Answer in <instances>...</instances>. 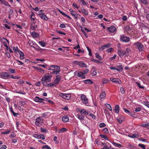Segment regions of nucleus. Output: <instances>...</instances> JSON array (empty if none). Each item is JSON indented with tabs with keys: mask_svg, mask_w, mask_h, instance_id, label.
I'll return each instance as SVG.
<instances>
[{
	"mask_svg": "<svg viewBox=\"0 0 149 149\" xmlns=\"http://www.w3.org/2000/svg\"><path fill=\"white\" fill-rule=\"evenodd\" d=\"M52 76L51 74L47 73L44 74L42 79V80H43L47 82H50L52 81Z\"/></svg>",
	"mask_w": 149,
	"mask_h": 149,
	"instance_id": "obj_1",
	"label": "nucleus"
},
{
	"mask_svg": "<svg viewBox=\"0 0 149 149\" xmlns=\"http://www.w3.org/2000/svg\"><path fill=\"white\" fill-rule=\"evenodd\" d=\"M133 45L135 47L138 49L139 52H141L143 51V46L141 43L139 42H136L134 43Z\"/></svg>",
	"mask_w": 149,
	"mask_h": 149,
	"instance_id": "obj_2",
	"label": "nucleus"
},
{
	"mask_svg": "<svg viewBox=\"0 0 149 149\" xmlns=\"http://www.w3.org/2000/svg\"><path fill=\"white\" fill-rule=\"evenodd\" d=\"M44 119L42 117H38L36 120L35 124L37 126H40L44 123Z\"/></svg>",
	"mask_w": 149,
	"mask_h": 149,
	"instance_id": "obj_3",
	"label": "nucleus"
},
{
	"mask_svg": "<svg viewBox=\"0 0 149 149\" xmlns=\"http://www.w3.org/2000/svg\"><path fill=\"white\" fill-rule=\"evenodd\" d=\"M120 40L124 42H128L130 40L129 37L125 36L123 35H121L120 38Z\"/></svg>",
	"mask_w": 149,
	"mask_h": 149,
	"instance_id": "obj_4",
	"label": "nucleus"
},
{
	"mask_svg": "<svg viewBox=\"0 0 149 149\" xmlns=\"http://www.w3.org/2000/svg\"><path fill=\"white\" fill-rule=\"evenodd\" d=\"M81 98L82 102L85 104H86L88 102V98L84 95H82L81 96Z\"/></svg>",
	"mask_w": 149,
	"mask_h": 149,
	"instance_id": "obj_5",
	"label": "nucleus"
},
{
	"mask_svg": "<svg viewBox=\"0 0 149 149\" xmlns=\"http://www.w3.org/2000/svg\"><path fill=\"white\" fill-rule=\"evenodd\" d=\"M34 137L38 139H42V140H44L45 137L44 135L43 134H34L33 135Z\"/></svg>",
	"mask_w": 149,
	"mask_h": 149,
	"instance_id": "obj_6",
	"label": "nucleus"
},
{
	"mask_svg": "<svg viewBox=\"0 0 149 149\" xmlns=\"http://www.w3.org/2000/svg\"><path fill=\"white\" fill-rule=\"evenodd\" d=\"M116 30V28L114 26H111L107 27V31L111 33H113Z\"/></svg>",
	"mask_w": 149,
	"mask_h": 149,
	"instance_id": "obj_7",
	"label": "nucleus"
},
{
	"mask_svg": "<svg viewBox=\"0 0 149 149\" xmlns=\"http://www.w3.org/2000/svg\"><path fill=\"white\" fill-rule=\"evenodd\" d=\"M44 99L40 98L38 96H36L34 100L36 102L43 103L44 104L43 101L44 100Z\"/></svg>",
	"mask_w": 149,
	"mask_h": 149,
	"instance_id": "obj_8",
	"label": "nucleus"
},
{
	"mask_svg": "<svg viewBox=\"0 0 149 149\" xmlns=\"http://www.w3.org/2000/svg\"><path fill=\"white\" fill-rule=\"evenodd\" d=\"M110 80L113 82H114L116 84H121V81L118 79H116L114 78H111L110 79Z\"/></svg>",
	"mask_w": 149,
	"mask_h": 149,
	"instance_id": "obj_9",
	"label": "nucleus"
},
{
	"mask_svg": "<svg viewBox=\"0 0 149 149\" xmlns=\"http://www.w3.org/2000/svg\"><path fill=\"white\" fill-rule=\"evenodd\" d=\"M60 67L59 66H57L51 65L50 66V69H48V70H59L60 69Z\"/></svg>",
	"mask_w": 149,
	"mask_h": 149,
	"instance_id": "obj_10",
	"label": "nucleus"
},
{
	"mask_svg": "<svg viewBox=\"0 0 149 149\" xmlns=\"http://www.w3.org/2000/svg\"><path fill=\"white\" fill-rule=\"evenodd\" d=\"M118 55L120 57L123 56L125 54L124 51L121 49L120 48L118 49Z\"/></svg>",
	"mask_w": 149,
	"mask_h": 149,
	"instance_id": "obj_11",
	"label": "nucleus"
},
{
	"mask_svg": "<svg viewBox=\"0 0 149 149\" xmlns=\"http://www.w3.org/2000/svg\"><path fill=\"white\" fill-rule=\"evenodd\" d=\"M38 15L42 19L44 20L45 21H47L48 19V17L44 14H38Z\"/></svg>",
	"mask_w": 149,
	"mask_h": 149,
	"instance_id": "obj_12",
	"label": "nucleus"
},
{
	"mask_svg": "<svg viewBox=\"0 0 149 149\" xmlns=\"http://www.w3.org/2000/svg\"><path fill=\"white\" fill-rule=\"evenodd\" d=\"M0 75L3 78L5 79L10 76L9 74L6 72H3L1 73Z\"/></svg>",
	"mask_w": 149,
	"mask_h": 149,
	"instance_id": "obj_13",
	"label": "nucleus"
},
{
	"mask_svg": "<svg viewBox=\"0 0 149 149\" xmlns=\"http://www.w3.org/2000/svg\"><path fill=\"white\" fill-rule=\"evenodd\" d=\"M28 43L31 47H32L34 49L36 48L35 47L33 46L35 45H37L36 44L35 42L32 40H29L28 42Z\"/></svg>",
	"mask_w": 149,
	"mask_h": 149,
	"instance_id": "obj_14",
	"label": "nucleus"
},
{
	"mask_svg": "<svg viewBox=\"0 0 149 149\" xmlns=\"http://www.w3.org/2000/svg\"><path fill=\"white\" fill-rule=\"evenodd\" d=\"M69 11L71 13L72 15L73 16H74L75 18H77V13L75 11L73 10L71 8L70 9Z\"/></svg>",
	"mask_w": 149,
	"mask_h": 149,
	"instance_id": "obj_15",
	"label": "nucleus"
},
{
	"mask_svg": "<svg viewBox=\"0 0 149 149\" xmlns=\"http://www.w3.org/2000/svg\"><path fill=\"white\" fill-rule=\"evenodd\" d=\"M119 107L118 105H116L115 106L114 111L116 113H119Z\"/></svg>",
	"mask_w": 149,
	"mask_h": 149,
	"instance_id": "obj_16",
	"label": "nucleus"
},
{
	"mask_svg": "<svg viewBox=\"0 0 149 149\" xmlns=\"http://www.w3.org/2000/svg\"><path fill=\"white\" fill-rule=\"evenodd\" d=\"M77 76L78 77H81L83 79L85 78V76L84 75V73L82 72H79L77 74Z\"/></svg>",
	"mask_w": 149,
	"mask_h": 149,
	"instance_id": "obj_17",
	"label": "nucleus"
},
{
	"mask_svg": "<svg viewBox=\"0 0 149 149\" xmlns=\"http://www.w3.org/2000/svg\"><path fill=\"white\" fill-rule=\"evenodd\" d=\"M38 27V26L36 25L35 26V24L34 22L32 23L31 26V29L33 30H35L36 29V28Z\"/></svg>",
	"mask_w": 149,
	"mask_h": 149,
	"instance_id": "obj_18",
	"label": "nucleus"
},
{
	"mask_svg": "<svg viewBox=\"0 0 149 149\" xmlns=\"http://www.w3.org/2000/svg\"><path fill=\"white\" fill-rule=\"evenodd\" d=\"M77 118L80 120H81V121H83L84 120V116L82 115L81 114L80 115L79 114L77 115Z\"/></svg>",
	"mask_w": 149,
	"mask_h": 149,
	"instance_id": "obj_19",
	"label": "nucleus"
},
{
	"mask_svg": "<svg viewBox=\"0 0 149 149\" xmlns=\"http://www.w3.org/2000/svg\"><path fill=\"white\" fill-rule=\"evenodd\" d=\"M111 44L110 43H109L102 46L101 47L102 50H103L106 48L109 47Z\"/></svg>",
	"mask_w": 149,
	"mask_h": 149,
	"instance_id": "obj_20",
	"label": "nucleus"
},
{
	"mask_svg": "<svg viewBox=\"0 0 149 149\" xmlns=\"http://www.w3.org/2000/svg\"><path fill=\"white\" fill-rule=\"evenodd\" d=\"M80 112L81 113L84 114L85 115H88V112L86 111L85 109H83L80 111Z\"/></svg>",
	"mask_w": 149,
	"mask_h": 149,
	"instance_id": "obj_21",
	"label": "nucleus"
},
{
	"mask_svg": "<svg viewBox=\"0 0 149 149\" xmlns=\"http://www.w3.org/2000/svg\"><path fill=\"white\" fill-rule=\"evenodd\" d=\"M64 98L66 100H68L70 98L71 95L70 94L65 93Z\"/></svg>",
	"mask_w": 149,
	"mask_h": 149,
	"instance_id": "obj_22",
	"label": "nucleus"
},
{
	"mask_svg": "<svg viewBox=\"0 0 149 149\" xmlns=\"http://www.w3.org/2000/svg\"><path fill=\"white\" fill-rule=\"evenodd\" d=\"M79 65L81 67L87 68V65L82 62H80L79 63Z\"/></svg>",
	"mask_w": 149,
	"mask_h": 149,
	"instance_id": "obj_23",
	"label": "nucleus"
},
{
	"mask_svg": "<svg viewBox=\"0 0 149 149\" xmlns=\"http://www.w3.org/2000/svg\"><path fill=\"white\" fill-rule=\"evenodd\" d=\"M106 94L104 91H102L100 95V97L101 99L104 98L105 97Z\"/></svg>",
	"mask_w": 149,
	"mask_h": 149,
	"instance_id": "obj_24",
	"label": "nucleus"
},
{
	"mask_svg": "<svg viewBox=\"0 0 149 149\" xmlns=\"http://www.w3.org/2000/svg\"><path fill=\"white\" fill-rule=\"evenodd\" d=\"M83 81L85 83L89 84H92L93 83V81L89 79L84 80Z\"/></svg>",
	"mask_w": 149,
	"mask_h": 149,
	"instance_id": "obj_25",
	"label": "nucleus"
},
{
	"mask_svg": "<svg viewBox=\"0 0 149 149\" xmlns=\"http://www.w3.org/2000/svg\"><path fill=\"white\" fill-rule=\"evenodd\" d=\"M56 84L54 82H52L51 83H49L47 85V86L48 87H56Z\"/></svg>",
	"mask_w": 149,
	"mask_h": 149,
	"instance_id": "obj_26",
	"label": "nucleus"
},
{
	"mask_svg": "<svg viewBox=\"0 0 149 149\" xmlns=\"http://www.w3.org/2000/svg\"><path fill=\"white\" fill-rule=\"evenodd\" d=\"M141 126L149 129V123H146V124H143L141 125Z\"/></svg>",
	"mask_w": 149,
	"mask_h": 149,
	"instance_id": "obj_27",
	"label": "nucleus"
},
{
	"mask_svg": "<svg viewBox=\"0 0 149 149\" xmlns=\"http://www.w3.org/2000/svg\"><path fill=\"white\" fill-rule=\"evenodd\" d=\"M62 120L63 121L66 122L69 121V118L67 116H65L62 118Z\"/></svg>",
	"mask_w": 149,
	"mask_h": 149,
	"instance_id": "obj_28",
	"label": "nucleus"
},
{
	"mask_svg": "<svg viewBox=\"0 0 149 149\" xmlns=\"http://www.w3.org/2000/svg\"><path fill=\"white\" fill-rule=\"evenodd\" d=\"M81 10L82 13H83L85 15H88V11H86V10L84 9V8H81Z\"/></svg>",
	"mask_w": 149,
	"mask_h": 149,
	"instance_id": "obj_29",
	"label": "nucleus"
},
{
	"mask_svg": "<svg viewBox=\"0 0 149 149\" xmlns=\"http://www.w3.org/2000/svg\"><path fill=\"white\" fill-rule=\"evenodd\" d=\"M129 136L131 138H134L139 137V135L137 134L134 133L132 135H129Z\"/></svg>",
	"mask_w": 149,
	"mask_h": 149,
	"instance_id": "obj_30",
	"label": "nucleus"
},
{
	"mask_svg": "<svg viewBox=\"0 0 149 149\" xmlns=\"http://www.w3.org/2000/svg\"><path fill=\"white\" fill-rule=\"evenodd\" d=\"M125 52V54L126 55H128L130 53V49L127 48L125 51H124Z\"/></svg>",
	"mask_w": 149,
	"mask_h": 149,
	"instance_id": "obj_31",
	"label": "nucleus"
},
{
	"mask_svg": "<svg viewBox=\"0 0 149 149\" xmlns=\"http://www.w3.org/2000/svg\"><path fill=\"white\" fill-rule=\"evenodd\" d=\"M38 42L39 44L42 47H45L46 45V43L43 41H39Z\"/></svg>",
	"mask_w": 149,
	"mask_h": 149,
	"instance_id": "obj_32",
	"label": "nucleus"
},
{
	"mask_svg": "<svg viewBox=\"0 0 149 149\" xmlns=\"http://www.w3.org/2000/svg\"><path fill=\"white\" fill-rule=\"evenodd\" d=\"M1 3L2 4H4V5L6 6H8L9 7L11 6L9 4V3L8 2L4 0H2Z\"/></svg>",
	"mask_w": 149,
	"mask_h": 149,
	"instance_id": "obj_33",
	"label": "nucleus"
},
{
	"mask_svg": "<svg viewBox=\"0 0 149 149\" xmlns=\"http://www.w3.org/2000/svg\"><path fill=\"white\" fill-rule=\"evenodd\" d=\"M123 109V110L126 113H127V114H129L130 116H132V115L131 113V112H130V111L129 110H127V109L124 108Z\"/></svg>",
	"mask_w": 149,
	"mask_h": 149,
	"instance_id": "obj_34",
	"label": "nucleus"
},
{
	"mask_svg": "<svg viewBox=\"0 0 149 149\" xmlns=\"http://www.w3.org/2000/svg\"><path fill=\"white\" fill-rule=\"evenodd\" d=\"M10 109L11 112L12 113H13V114L14 116H17V115L18 114V113H15L13 111L12 107H10Z\"/></svg>",
	"mask_w": 149,
	"mask_h": 149,
	"instance_id": "obj_35",
	"label": "nucleus"
},
{
	"mask_svg": "<svg viewBox=\"0 0 149 149\" xmlns=\"http://www.w3.org/2000/svg\"><path fill=\"white\" fill-rule=\"evenodd\" d=\"M67 130L65 128H62L60 129L59 131V133H62L64 132H66L67 131Z\"/></svg>",
	"mask_w": 149,
	"mask_h": 149,
	"instance_id": "obj_36",
	"label": "nucleus"
},
{
	"mask_svg": "<svg viewBox=\"0 0 149 149\" xmlns=\"http://www.w3.org/2000/svg\"><path fill=\"white\" fill-rule=\"evenodd\" d=\"M95 55L96 57L99 59L100 60H102V58L101 56L98 53H96L95 54Z\"/></svg>",
	"mask_w": 149,
	"mask_h": 149,
	"instance_id": "obj_37",
	"label": "nucleus"
},
{
	"mask_svg": "<svg viewBox=\"0 0 149 149\" xmlns=\"http://www.w3.org/2000/svg\"><path fill=\"white\" fill-rule=\"evenodd\" d=\"M91 61L94 62V63H96L98 64H99L100 63H102L100 61H99L97 60L94 59L93 58L91 59Z\"/></svg>",
	"mask_w": 149,
	"mask_h": 149,
	"instance_id": "obj_38",
	"label": "nucleus"
},
{
	"mask_svg": "<svg viewBox=\"0 0 149 149\" xmlns=\"http://www.w3.org/2000/svg\"><path fill=\"white\" fill-rule=\"evenodd\" d=\"M10 77L13 79H19L20 78L19 76H14L13 75H10Z\"/></svg>",
	"mask_w": 149,
	"mask_h": 149,
	"instance_id": "obj_39",
	"label": "nucleus"
},
{
	"mask_svg": "<svg viewBox=\"0 0 149 149\" xmlns=\"http://www.w3.org/2000/svg\"><path fill=\"white\" fill-rule=\"evenodd\" d=\"M36 68L40 72H41L42 73H45L44 70H42L41 68L39 67H37Z\"/></svg>",
	"mask_w": 149,
	"mask_h": 149,
	"instance_id": "obj_40",
	"label": "nucleus"
},
{
	"mask_svg": "<svg viewBox=\"0 0 149 149\" xmlns=\"http://www.w3.org/2000/svg\"><path fill=\"white\" fill-rule=\"evenodd\" d=\"M31 35L34 37H37L38 36V34L35 32H33L31 33Z\"/></svg>",
	"mask_w": 149,
	"mask_h": 149,
	"instance_id": "obj_41",
	"label": "nucleus"
},
{
	"mask_svg": "<svg viewBox=\"0 0 149 149\" xmlns=\"http://www.w3.org/2000/svg\"><path fill=\"white\" fill-rule=\"evenodd\" d=\"M115 146H116L118 147H122V145L119 143H118L115 142H113L112 143Z\"/></svg>",
	"mask_w": 149,
	"mask_h": 149,
	"instance_id": "obj_42",
	"label": "nucleus"
},
{
	"mask_svg": "<svg viewBox=\"0 0 149 149\" xmlns=\"http://www.w3.org/2000/svg\"><path fill=\"white\" fill-rule=\"evenodd\" d=\"M105 105L111 111H112V107L110 104H106Z\"/></svg>",
	"mask_w": 149,
	"mask_h": 149,
	"instance_id": "obj_43",
	"label": "nucleus"
},
{
	"mask_svg": "<svg viewBox=\"0 0 149 149\" xmlns=\"http://www.w3.org/2000/svg\"><path fill=\"white\" fill-rule=\"evenodd\" d=\"M138 146L143 149H146V146L144 144H139Z\"/></svg>",
	"mask_w": 149,
	"mask_h": 149,
	"instance_id": "obj_44",
	"label": "nucleus"
},
{
	"mask_svg": "<svg viewBox=\"0 0 149 149\" xmlns=\"http://www.w3.org/2000/svg\"><path fill=\"white\" fill-rule=\"evenodd\" d=\"M41 132H42L47 133L48 132V131L47 129H43L42 128H40Z\"/></svg>",
	"mask_w": 149,
	"mask_h": 149,
	"instance_id": "obj_45",
	"label": "nucleus"
},
{
	"mask_svg": "<svg viewBox=\"0 0 149 149\" xmlns=\"http://www.w3.org/2000/svg\"><path fill=\"white\" fill-rule=\"evenodd\" d=\"M109 80L108 79H107L106 78H104L102 79V81H103V84H105L107 83V82H108V81H109Z\"/></svg>",
	"mask_w": 149,
	"mask_h": 149,
	"instance_id": "obj_46",
	"label": "nucleus"
},
{
	"mask_svg": "<svg viewBox=\"0 0 149 149\" xmlns=\"http://www.w3.org/2000/svg\"><path fill=\"white\" fill-rule=\"evenodd\" d=\"M8 70L11 73H15V69L10 68Z\"/></svg>",
	"mask_w": 149,
	"mask_h": 149,
	"instance_id": "obj_47",
	"label": "nucleus"
},
{
	"mask_svg": "<svg viewBox=\"0 0 149 149\" xmlns=\"http://www.w3.org/2000/svg\"><path fill=\"white\" fill-rule=\"evenodd\" d=\"M15 92L17 93H19V94H23V95H25L26 94L25 92L23 91H15Z\"/></svg>",
	"mask_w": 149,
	"mask_h": 149,
	"instance_id": "obj_48",
	"label": "nucleus"
},
{
	"mask_svg": "<svg viewBox=\"0 0 149 149\" xmlns=\"http://www.w3.org/2000/svg\"><path fill=\"white\" fill-rule=\"evenodd\" d=\"M102 149H115V148H112L111 146H110L109 147H108L107 146H105Z\"/></svg>",
	"mask_w": 149,
	"mask_h": 149,
	"instance_id": "obj_49",
	"label": "nucleus"
},
{
	"mask_svg": "<svg viewBox=\"0 0 149 149\" xmlns=\"http://www.w3.org/2000/svg\"><path fill=\"white\" fill-rule=\"evenodd\" d=\"M61 79H55L54 80V83L56 84H59V81H60Z\"/></svg>",
	"mask_w": 149,
	"mask_h": 149,
	"instance_id": "obj_50",
	"label": "nucleus"
},
{
	"mask_svg": "<svg viewBox=\"0 0 149 149\" xmlns=\"http://www.w3.org/2000/svg\"><path fill=\"white\" fill-rule=\"evenodd\" d=\"M136 84L140 88H144V86H141L140 84L139 83L136 82Z\"/></svg>",
	"mask_w": 149,
	"mask_h": 149,
	"instance_id": "obj_51",
	"label": "nucleus"
},
{
	"mask_svg": "<svg viewBox=\"0 0 149 149\" xmlns=\"http://www.w3.org/2000/svg\"><path fill=\"white\" fill-rule=\"evenodd\" d=\"M102 131L104 133L107 134L109 133V131L107 128H106L104 129Z\"/></svg>",
	"mask_w": 149,
	"mask_h": 149,
	"instance_id": "obj_52",
	"label": "nucleus"
},
{
	"mask_svg": "<svg viewBox=\"0 0 149 149\" xmlns=\"http://www.w3.org/2000/svg\"><path fill=\"white\" fill-rule=\"evenodd\" d=\"M125 30L126 31H129L131 30V29L130 26H127L125 27Z\"/></svg>",
	"mask_w": 149,
	"mask_h": 149,
	"instance_id": "obj_53",
	"label": "nucleus"
},
{
	"mask_svg": "<svg viewBox=\"0 0 149 149\" xmlns=\"http://www.w3.org/2000/svg\"><path fill=\"white\" fill-rule=\"evenodd\" d=\"M41 81L43 86H45L46 85H47V81H45L43 80H42V79H41Z\"/></svg>",
	"mask_w": 149,
	"mask_h": 149,
	"instance_id": "obj_54",
	"label": "nucleus"
},
{
	"mask_svg": "<svg viewBox=\"0 0 149 149\" xmlns=\"http://www.w3.org/2000/svg\"><path fill=\"white\" fill-rule=\"evenodd\" d=\"M106 125L104 123H101L99 125L100 127H102L106 126Z\"/></svg>",
	"mask_w": 149,
	"mask_h": 149,
	"instance_id": "obj_55",
	"label": "nucleus"
},
{
	"mask_svg": "<svg viewBox=\"0 0 149 149\" xmlns=\"http://www.w3.org/2000/svg\"><path fill=\"white\" fill-rule=\"evenodd\" d=\"M81 31L86 38H87L88 37V35L86 33L84 30L82 29H81Z\"/></svg>",
	"mask_w": 149,
	"mask_h": 149,
	"instance_id": "obj_56",
	"label": "nucleus"
},
{
	"mask_svg": "<svg viewBox=\"0 0 149 149\" xmlns=\"http://www.w3.org/2000/svg\"><path fill=\"white\" fill-rule=\"evenodd\" d=\"M46 148L47 149H51L50 146L48 145H45L43 146L42 148V149Z\"/></svg>",
	"mask_w": 149,
	"mask_h": 149,
	"instance_id": "obj_57",
	"label": "nucleus"
},
{
	"mask_svg": "<svg viewBox=\"0 0 149 149\" xmlns=\"http://www.w3.org/2000/svg\"><path fill=\"white\" fill-rule=\"evenodd\" d=\"M120 91L122 94H123L125 93V91L123 87H121L120 88Z\"/></svg>",
	"mask_w": 149,
	"mask_h": 149,
	"instance_id": "obj_58",
	"label": "nucleus"
},
{
	"mask_svg": "<svg viewBox=\"0 0 149 149\" xmlns=\"http://www.w3.org/2000/svg\"><path fill=\"white\" fill-rule=\"evenodd\" d=\"M20 57L21 59H23L24 58V54L22 52L21 53L19 54Z\"/></svg>",
	"mask_w": 149,
	"mask_h": 149,
	"instance_id": "obj_59",
	"label": "nucleus"
},
{
	"mask_svg": "<svg viewBox=\"0 0 149 149\" xmlns=\"http://www.w3.org/2000/svg\"><path fill=\"white\" fill-rule=\"evenodd\" d=\"M100 136L103 138H104L106 140H108V138L105 135L101 134L100 135Z\"/></svg>",
	"mask_w": 149,
	"mask_h": 149,
	"instance_id": "obj_60",
	"label": "nucleus"
},
{
	"mask_svg": "<svg viewBox=\"0 0 149 149\" xmlns=\"http://www.w3.org/2000/svg\"><path fill=\"white\" fill-rule=\"evenodd\" d=\"M147 107L149 108V102H144L143 103Z\"/></svg>",
	"mask_w": 149,
	"mask_h": 149,
	"instance_id": "obj_61",
	"label": "nucleus"
},
{
	"mask_svg": "<svg viewBox=\"0 0 149 149\" xmlns=\"http://www.w3.org/2000/svg\"><path fill=\"white\" fill-rule=\"evenodd\" d=\"M6 148V146L5 145L0 146V149H5Z\"/></svg>",
	"mask_w": 149,
	"mask_h": 149,
	"instance_id": "obj_62",
	"label": "nucleus"
},
{
	"mask_svg": "<svg viewBox=\"0 0 149 149\" xmlns=\"http://www.w3.org/2000/svg\"><path fill=\"white\" fill-rule=\"evenodd\" d=\"M89 71V70L88 69H86L85 70H83L82 72L84 73V74H86Z\"/></svg>",
	"mask_w": 149,
	"mask_h": 149,
	"instance_id": "obj_63",
	"label": "nucleus"
},
{
	"mask_svg": "<svg viewBox=\"0 0 149 149\" xmlns=\"http://www.w3.org/2000/svg\"><path fill=\"white\" fill-rule=\"evenodd\" d=\"M72 6L75 7L77 9H78L79 8V6H78L76 3H74L73 4Z\"/></svg>",
	"mask_w": 149,
	"mask_h": 149,
	"instance_id": "obj_64",
	"label": "nucleus"
}]
</instances>
